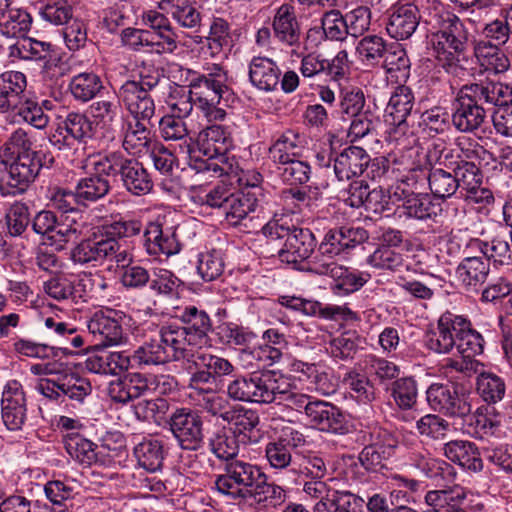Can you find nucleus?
Here are the masks:
<instances>
[{"mask_svg":"<svg viewBox=\"0 0 512 512\" xmlns=\"http://www.w3.org/2000/svg\"><path fill=\"white\" fill-rule=\"evenodd\" d=\"M138 465L148 472H157L163 466L164 446L162 441L145 438L133 450Z\"/></svg>","mask_w":512,"mask_h":512,"instance_id":"41","label":"nucleus"},{"mask_svg":"<svg viewBox=\"0 0 512 512\" xmlns=\"http://www.w3.org/2000/svg\"><path fill=\"white\" fill-rule=\"evenodd\" d=\"M343 383L350 389L352 396L363 404L376 399V389L369 378L354 370L348 371L343 377Z\"/></svg>","mask_w":512,"mask_h":512,"instance_id":"56","label":"nucleus"},{"mask_svg":"<svg viewBox=\"0 0 512 512\" xmlns=\"http://www.w3.org/2000/svg\"><path fill=\"white\" fill-rule=\"evenodd\" d=\"M474 54L485 71L503 73L510 67V60L500 45L489 40H479L474 44Z\"/></svg>","mask_w":512,"mask_h":512,"instance_id":"31","label":"nucleus"},{"mask_svg":"<svg viewBox=\"0 0 512 512\" xmlns=\"http://www.w3.org/2000/svg\"><path fill=\"white\" fill-rule=\"evenodd\" d=\"M103 89L99 75L94 72H82L72 77L69 90L77 101L88 102Z\"/></svg>","mask_w":512,"mask_h":512,"instance_id":"44","label":"nucleus"},{"mask_svg":"<svg viewBox=\"0 0 512 512\" xmlns=\"http://www.w3.org/2000/svg\"><path fill=\"white\" fill-rule=\"evenodd\" d=\"M93 134V123L85 114L70 112L49 136V141L52 146L62 150L71 148L76 143H86Z\"/></svg>","mask_w":512,"mask_h":512,"instance_id":"12","label":"nucleus"},{"mask_svg":"<svg viewBox=\"0 0 512 512\" xmlns=\"http://www.w3.org/2000/svg\"><path fill=\"white\" fill-rule=\"evenodd\" d=\"M411 62L400 44L391 45L383 58V67L398 81H405L410 75Z\"/></svg>","mask_w":512,"mask_h":512,"instance_id":"50","label":"nucleus"},{"mask_svg":"<svg viewBox=\"0 0 512 512\" xmlns=\"http://www.w3.org/2000/svg\"><path fill=\"white\" fill-rule=\"evenodd\" d=\"M5 169L0 173V194L17 196L24 193L35 181L43 164L40 153L19 154L12 157Z\"/></svg>","mask_w":512,"mask_h":512,"instance_id":"7","label":"nucleus"},{"mask_svg":"<svg viewBox=\"0 0 512 512\" xmlns=\"http://www.w3.org/2000/svg\"><path fill=\"white\" fill-rule=\"evenodd\" d=\"M144 246L149 255L167 257L180 252L181 244L175 229H163L158 223H150L144 230Z\"/></svg>","mask_w":512,"mask_h":512,"instance_id":"19","label":"nucleus"},{"mask_svg":"<svg viewBox=\"0 0 512 512\" xmlns=\"http://www.w3.org/2000/svg\"><path fill=\"white\" fill-rule=\"evenodd\" d=\"M401 208L405 216L421 221H436L442 211L428 194L414 192L405 195Z\"/></svg>","mask_w":512,"mask_h":512,"instance_id":"33","label":"nucleus"},{"mask_svg":"<svg viewBox=\"0 0 512 512\" xmlns=\"http://www.w3.org/2000/svg\"><path fill=\"white\" fill-rule=\"evenodd\" d=\"M370 156L357 146L345 148L333 158L334 173L338 180H349L360 176L367 168Z\"/></svg>","mask_w":512,"mask_h":512,"instance_id":"21","label":"nucleus"},{"mask_svg":"<svg viewBox=\"0 0 512 512\" xmlns=\"http://www.w3.org/2000/svg\"><path fill=\"white\" fill-rule=\"evenodd\" d=\"M512 102V88L504 83L484 80L464 85L452 101L451 122L461 133H474L485 122V105L503 106Z\"/></svg>","mask_w":512,"mask_h":512,"instance_id":"1","label":"nucleus"},{"mask_svg":"<svg viewBox=\"0 0 512 512\" xmlns=\"http://www.w3.org/2000/svg\"><path fill=\"white\" fill-rule=\"evenodd\" d=\"M257 204L258 200L254 194L231 191L223 213L230 225L238 226L255 211Z\"/></svg>","mask_w":512,"mask_h":512,"instance_id":"38","label":"nucleus"},{"mask_svg":"<svg viewBox=\"0 0 512 512\" xmlns=\"http://www.w3.org/2000/svg\"><path fill=\"white\" fill-rule=\"evenodd\" d=\"M479 251L485 260L493 259L495 262L503 264L510 260V246L506 239L499 234L495 235L490 242L472 238L468 241L464 250L465 254H471Z\"/></svg>","mask_w":512,"mask_h":512,"instance_id":"40","label":"nucleus"},{"mask_svg":"<svg viewBox=\"0 0 512 512\" xmlns=\"http://www.w3.org/2000/svg\"><path fill=\"white\" fill-rule=\"evenodd\" d=\"M404 255L389 246H379L367 257V264L380 270L397 271L404 266Z\"/></svg>","mask_w":512,"mask_h":512,"instance_id":"60","label":"nucleus"},{"mask_svg":"<svg viewBox=\"0 0 512 512\" xmlns=\"http://www.w3.org/2000/svg\"><path fill=\"white\" fill-rule=\"evenodd\" d=\"M232 35L230 25L223 18H214L209 35L207 36V46L212 56H216L232 47Z\"/></svg>","mask_w":512,"mask_h":512,"instance_id":"55","label":"nucleus"},{"mask_svg":"<svg viewBox=\"0 0 512 512\" xmlns=\"http://www.w3.org/2000/svg\"><path fill=\"white\" fill-rule=\"evenodd\" d=\"M417 434L432 441L444 440L451 429V424L440 414L428 413L421 416L415 423Z\"/></svg>","mask_w":512,"mask_h":512,"instance_id":"47","label":"nucleus"},{"mask_svg":"<svg viewBox=\"0 0 512 512\" xmlns=\"http://www.w3.org/2000/svg\"><path fill=\"white\" fill-rule=\"evenodd\" d=\"M476 390L485 402L495 404L504 398L506 385L500 376L492 372H480L476 380Z\"/></svg>","mask_w":512,"mask_h":512,"instance_id":"49","label":"nucleus"},{"mask_svg":"<svg viewBox=\"0 0 512 512\" xmlns=\"http://www.w3.org/2000/svg\"><path fill=\"white\" fill-rule=\"evenodd\" d=\"M424 344L434 353L447 354L455 347L456 340L454 336L448 334V327L444 328L443 322L438 319L436 329L426 332Z\"/></svg>","mask_w":512,"mask_h":512,"instance_id":"63","label":"nucleus"},{"mask_svg":"<svg viewBox=\"0 0 512 512\" xmlns=\"http://www.w3.org/2000/svg\"><path fill=\"white\" fill-rule=\"evenodd\" d=\"M87 328L97 342V347L116 346L126 341L119 321L103 311H97L93 314L88 321Z\"/></svg>","mask_w":512,"mask_h":512,"instance_id":"16","label":"nucleus"},{"mask_svg":"<svg viewBox=\"0 0 512 512\" xmlns=\"http://www.w3.org/2000/svg\"><path fill=\"white\" fill-rule=\"evenodd\" d=\"M469 433L476 439H485L494 435L499 427L500 421L495 416L488 414L487 407H479L469 416Z\"/></svg>","mask_w":512,"mask_h":512,"instance_id":"52","label":"nucleus"},{"mask_svg":"<svg viewBox=\"0 0 512 512\" xmlns=\"http://www.w3.org/2000/svg\"><path fill=\"white\" fill-rule=\"evenodd\" d=\"M369 239V233L362 227H337L328 230L319 245L323 256L333 258L341 253H348L356 246Z\"/></svg>","mask_w":512,"mask_h":512,"instance_id":"13","label":"nucleus"},{"mask_svg":"<svg viewBox=\"0 0 512 512\" xmlns=\"http://www.w3.org/2000/svg\"><path fill=\"white\" fill-rule=\"evenodd\" d=\"M349 35L345 16L339 10L326 11L321 18V26L310 28L307 31V39L318 36L319 39L330 41H344Z\"/></svg>","mask_w":512,"mask_h":512,"instance_id":"32","label":"nucleus"},{"mask_svg":"<svg viewBox=\"0 0 512 512\" xmlns=\"http://www.w3.org/2000/svg\"><path fill=\"white\" fill-rule=\"evenodd\" d=\"M329 460L320 453L308 452L303 454L291 471L298 478L318 479L328 475Z\"/></svg>","mask_w":512,"mask_h":512,"instance_id":"46","label":"nucleus"},{"mask_svg":"<svg viewBox=\"0 0 512 512\" xmlns=\"http://www.w3.org/2000/svg\"><path fill=\"white\" fill-rule=\"evenodd\" d=\"M435 57L447 73L454 76L465 74L467 33L461 20L451 12L440 16V29L432 35Z\"/></svg>","mask_w":512,"mask_h":512,"instance_id":"3","label":"nucleus"},{"mask_svg":"<svg viewBox=\"0 0 512 512\" xmlns=\"http://www.w3.org/2000/svg\"><path fill=\"white\" fill-rule=\"evenodd\" d=\"M419 9L414 4H403L394 8L389 16L386 30L396 40L410 38L419 25Z\"/></svg>","mask_w":512,"mask_h":512,"instance_id":"22","label":"nucleus"},{"mask_svg":"<svg viewBox=\"0 0 512 512\" xmlns=\"http://www.w3.org/2000/svg\"><path fill=\"white\" fill-rule=\"evenodd\" d=\"M180 319L185 324L181 327L187 331L190 341L194 342L197 347L207 343L212 323L204 310H199L195 306H188L183 310Z\"/></svg>","mask_w":512,"mask_h":512,"instance_id":"30","label":"nucleus"},{"mask_svg":"<svg viewBox=\"0 0 512 512\" xmlns=\"http://www.w3.org/2000/svg\"><path fill=\"white\" fill-rule=\"evenodd\" d=\"M150 289L159 296L173 297L178 294L183 282L171 271L159 269L150 277Z\"/></svg>","mask_w":512,"mask_h":512,"instance_id":"62","label":"nucleus"},{"mask_svg":"<svg viewBox=\"0 0 512 512\" xmlns=\"http://www.w3.org/2000/svg\"><path fill=\"white\" fill-rule=\"evenodd\" d=\"M26 76L19 71H7L0 75V112L17 108L26 89Z\"/></svg>","mask_w":512,"mask_h":512,"instance_id":"27","label":"nucleus"},{"mask_svg":"<svg viewBox=\"0 0 512 512\" xmlns=\"http://www.w3.org/2000/svg\"><path fill=\"white\" fill-rule=\"evenodd\" d=\"M276 168L278 176L288 185H302L310 179V165L298 158L279 163Z\"/></svg>","mask_w":512,"mask_h":512,"instance_id":"57","label":"nucleus"},{"mask_svg":"<svg viewBox=\"0 0 512 512\" xmlns=\"http://www.w3.org/2000/svg\"><path fill=\"white\" fill-rule=\"evenodd\" d=\"M63 443L67 453L77 462L88 466H109V459L103 454L104 450L96 452V444L79 432L63 434Z\"/></svg>","mask_w":512,"mask_h":512,"instance_id":"18","label":"nucleus"},{"mask_svg":"<svg viewBox=\"0 0 512 512\" xmlns=\"http://www.w3.org/2000/svg\"><path fill=\"white\" fill-rule=\"evenodd\" d=\"M111 237L94 234L92 238L82 240L71 253L74 263L87 264L91 262H100L107 260V255L112 253L110 248L113 244L110 242Z\"/></svg>","mask_w":512,"mask_h":512,"instance_id":"24","label":"nucleus"},{"mask_svg":"<svg viewBox=\"0 0 512 512\" xmlns=\"http://www.w3.org/2000/svg\"><path fill=\"white\" fill-rule=\"evenodd\" d=\"M301 147V136L293 130L284 131L269 148L270 157L275 165L297 158Z\"/></svg>","mask_w":512,"mask_h":512,"instance_id":"45","label":"nucleus"},{"mask_svg":"<svg viewBox=\"0 0 512 512\" xmlns=\"http://www.w3.org/2000/svg\"><path fill=\"white\" fill-rule=\"evenodd\" d=\"M277 373L267 370L237 376L227 385V397L241 402L272 403Z\"/></svg>","mask_w":512,"mask_h":512,"instance_id":"9","label":"nucleus"},{"mask_svg":"<svg viewBox=\"0 0 512 512\" xmlns=\"http://www.w3.org/2000/svg\"><path fill=\"white\" fill-rule=\"evenodd\" d=\"M415 104L412 90L399 85L392 93L385 110L386 122L401 127L405 125L407 117L411 114Z\"/></svg>","mask_w":512,"mask_h":512,"instance_id":"28","label":"nucleus"},{"mask_svg":"<svg viewBox=\"0 0 512 512\" xmlns=\"http://www.w3.org/2000/svg\"><path fill=\"white\" fill-rule=\"evenodd\" d=\"M51 44L23 37L10 46V56L24 60H42L50 56Z\"/></svg>","mask_w":512,"mask_h":512,"instance_id":"54","label":"nucleus"},{"mask_svg":"<svg viewBox=\"0 0 512 512\" xmlns=\"http://www.w3.org/2000/svg\"><path fill=\"white\" fill-rule=\"evenodd\" d=\"M390 394L399 409L411 410L417 404V381L411 376L396 379L392 382Z\"/></svg>","mask_w":512,"mask_h":512,"instance_id":"48","label":"nucleus"},{"mask_svg":"<svg viewBox=\"0 0 512 512\" xmlns=\"http://www.w3.org/2000/svg\"><path fill=\"white\" fill-rule=\"evenodd\" d=\"M328 503L330 512H363L365 499L350 491L335 490Z\"/></svg>","mask_w":512,"mask_h":512,"instance_id":"64","label":"nucleus"},{"mask_svg":"<svg viewBox=\"0 0 512 512\" xmlns=\"http://www.w3.org/2000/svg\"><path fill=\"white\" fill-rule=\"evenodd\" d=\"M265 230L270 236L285 239L278 256L281 262L298 264L308 259L316 247L314 234L307 228L288 226L283 218L270 221Z\"/></svg>","mask_w":512,"mask_h":512,"instance_id":"6","label":"nucleus"},{"mask_svg":"<svg viewBox=\"0 0 512 512\" xmlns=\"http://www.w3.org/2000/svg\"><path fill=\"white\" fill-rule=\"evenodd\" d=\"M275 391L272 392V402H286L287 405L297 411L303 410L307 415V410L312 405L314 399L310 396L293 391L292 383L288 377L278 371L276 375Z\"/></svg>","mask_w":512,"mask_h":512,"instance_id":"37","label":"nucleus"},{"mask_svg":"<svg viewBox=\"0 0 512 512\" xmlns=\"http://www.w3.org/2000/svg\"><path fill=\"white\" fill-rule=\"evenodd\" d=\"M457 180L453 172L441 167H431L428 173V185L434 197L447 199L452 197L458 190Z\"/></svg>","mask_w":512,"mask_h":512,"instance_id":"51","label":"nucleus"},{"mask_svg":"<svg viewBox=\"0 0 512 512\" xmlns=\"http://www.w3.org/2000/svg\"><path fill=\"white\" fill-rule=\"evenodd\" d=\"M168 425L179 446L185 450H197L204 439L201 416L188 408L176 409L168 420Z\"/></svg>","mask_w":512,"mask_h":512,"instance_id":"11","label":"nucleus"},{"mask_svg":"<svg viewBox=\"0 0 512 512\" xmlns=\"http://www.w3.org/2000/svg\"><path fill=\"white\" fill-rule=\"evenodd\" d=\"M281 71L272 59L253 57L249 64V80L253 86L263 91H273L279 84Z\"/></svg>","mask_w":512,"mask_h":512,"instance_id":"26","label":"nucleus"},{"mask_svg":"<svg viewBox=\"0 0 512 512\" xmlns=\"http://www.w3.org/2000/svg\"><path fill=\"white\" fill-rule=\"evenodd\" d=\"M195 141L199 151L207 157L206 160L196 161L193 165L195 169L211 172L216 177L233 173L236 168L233 166V158L228 156L232 139L225 127L207 126L198 133Z\"/></svg>","mask_w":512,"mask_h":512,"instance_id":"5","label":"nucleus"},{"mask_svg":"<svg viewBox=\"0 0 512 512\" xmlns=\"http://www.w3.org/2000/svg\"><path fill=\"white\" fill-rule=\"evenodd\" d=\"M26 398L22 385L16 381H9L3 390L1 399V415L5 426L9 430H19L26 420Z\"/></svg>","mask_w":512,"mask_h":512,"instance_id":"15","label":"nucleus"},{"mask_svg":"<svg viewBox=\"0 0 512 512\" xmlns=\"http://www.w3.org/2000/svg\"><path fill=\"white\" fill-rule=\"evenodd\" d=\"M272 28L276 39L287 46H299L301 26L297 20L294 6L284 3L276 9Z\"/></svg>","mask_w":512,"mask_h":512,"instance_id":"20","label":"nucleus"},{"mask_svg":"<svg viewBox=\"0 0 512 512\" xmlns=\"http://www.w3.org/2000/svg\"><path fill=\"white\" fill-rule=\"evenodd\" d=\"M303 492L306 497L317 500L313 506V512H330L328 510V503L332 498V489L323 478L308 479L303 483Z\"/></svg>","mask_w":512,"mask_h":512,"instance_id":"61","label":"nucleus"},{"mask_svg":"<svg viewBox=\"0 0 512 512\" xmlns=\"http://www.w3.org/2000/svg\"><path fill=\"white\" fill-rule=\"evenodd\" d=\"M95 169L111 177H120L126 190L134 195H144L153 187L152 179L142 163L127 157L122 151H110L91 158Z\"/></svg>","mask_w":512,"mask_h":512,"instance_id":"4","label":"nucleus"},{"mask_svg":"<svg viewBox=\"0 0 512 512\" xmlns=\"http://www.w3.org/2000/svg\"><path fill=\"white\" fill-rule=\"evenodd\" d=\"M188 369L202 368L209 373L217 381L224 376L231 375L234 371L233 364L226 358L212 354L208 350H203L198 347L193 353L192 358H189Z\"/></svg>","mask_w":512,"mask_h":512,"instance_id":"35","label":"nucleus"},{"mask_svg":"<svg viewBox=\"0 0 512 512\" xmlns=\"http://www.w3.org/2000/svg\"><path fill=\"white\" fill-rule=\"evenodd\" d=\"M28 12L11 6L0 12V33L8 38L24 37L31 27Z\"/></svg>","mask_w":512,"mask_h":512,"instance_id":"42","label":"nucleus"},{"mask_svg":"<svg viewBox=\"0 0 512 512\" xmlns=\"http://www.w3.org/2000/svg\"><path fill=\"white\" fill-rule=\"evenodd\" d=\"M384 39L377 35L363 37L356 46V52L360 60L368 65H376L384 58L387 51Z\"/></svg>","mask_w":512,"mask_h":512,"instance_id":"59","label":"nucleus"},{"mask_svg":"<svg viewBox=\"0 0 512 512\" xmlns=\"http://www.w3.org/2000/svg\"><path fill=\"white\" fill-rule=\"evenodd\" d=\"M248 494L249 498L264 506L276 507L284 503L286 499L285 490L275 483L268 482L267 475L263 471Z\"/></svg>","mask_w":512,"mask_h":512,"instance_id":"43","label":"nucleus"},{"mask_svg":"<svg viewBox=\"0 0 512 512\" xmlns=\"http://www.w3.org/2000/svg\"><path fill=\"white\" fill-rule=\"evenodd\" d=\"M261 472L259 466L236 459L225 463L223 473L215 478L214 486L219 493L232 500H246Z\"/></svg>","mask_w":512,"mask_h":512,"instance_id":"8","label":"nucleus"},{"mask_svg":"<svg viewBox=\"0 0 512 512\" xmlns=\"http://www.w3.org/2000/svg\"><path fill=\"white\" fill-rule=\"evenodd\" d=\"M117 97L134 119L150 123L155 114L154 100L136 80L125 81L117 91Z\"/></svg>","mask_w":512,"mask_h":512,"instance_id":"14","label":"nucleus"},{"mask_svg":"<svg viewBox=\"0 0 512 512\" xmlns=\"http://www.w3.org/2000/svg\"><path fill=\"white\" fill-rule=\"evenodd\" d=\"M94 174L81 178L75 187L79 199V205L87 206L91 202H95L110 191V183L104 173L98 172L95 167L90 163Z\"/></svg>","mask_w":512,"mask_h":512,"instance_id":"34","label":"nucleus"},{"mask_svg":"<svg viewBox=\"0 0 512 512\" xmlns=\"http://www.w3.org/2000/svg\"><path fill=\"white\" fill-rule=\"evenodd\" d=\"M490 273V262L481 256H467L456 269L458 281L469 291H477L486 282Z\"/></svg>","mask_w":512,"mask_h":512,"instance_id":"23","label":"nucleus"},{"mask_svg":"<svg viewBox=\"0 0 512 512\" xmlns=\"http://www.w3.org/2000/svg\"><path fill=\"white\" fill-rule=\"evenodd\" d=\"M159 130L166 141H182L180 150L184 154L189 155L192 152L191 145L194 139L190 136L184 118L172 114L165 115L159 121Z\"/></svg>","mask_w":512,"mask_h":512,"instance_id":"39","label":"nucleus"},{"mask_svg":"<svg viewBox=\"0 0 512 512\" xmlns=\"http://www.w3.org/2000/svg\"><path fill=\"white\" fill-rule=\"evenodd\" d=\"M320 197L318 188L307 186L303 189L287 188L281 191L280 199L287 206H291V211L301 212L303 208H310Z\"/></svg>","mask_w":512,"mask_h":512,"instance_id":"58","label":"nucleus"},{"mask_svg":"<svg viewBox=\"0 0 512 512\" xmlns=\"http://www.w3.org/2000/svg\"><path fill=\"white\" fill-rule=\"evenodd\" d=\"M426 401L433 411L450 418L467 420L471 414L469 396L459 392L457 386L432 383L426 390Z\"/></svg>","mask_w":512,"mask_h":512,"instance_id":"10","label":"nucleus"},{"mask_svg":"<svg viewBox=\"0 0 512 512\" xmlns=\"http://www.w3.org/2000/svg\"><path fill=\"white\" fill-rule=\"evenodd\" d=\"M129 122L124 133L123 148L133 155L149 153L153 145V139L150 129L147 127V121L134 119Z\"/></svg>","mask_w":512,"mask_h":512,"instance_id":"36","label":"nucleus"},{"mask_svg":"<svg viewBox=\"0 0 512 512\" xmlns=\"http://www.w3.org/2000/svg\"><path fill=\"white\" fill-rule=\"evenodd\" d=\"M225 422L230 425L235 435H243V437H247L253 443L258 442L260 434L257 427L260 423V418L256 410L233 405L228 416H226Z\"/></svg>","mask_w":512,"mask_h":512,"instance_id":"25","label":"nucleus"},{"mask_svg":"<svg viewBox=\"0 0 512 512\" xmlns=\"http://www.w3.org/2000/svg\"><path fill=\"white\" fill-rule=\"evenodd\" d=\"M196 347L184 328L174 324L164 325L159 330V339L138 347L133 359L138 365H159L179 360L189 363Z\"/></svg>","mask_w":512,"mask_h":512,"instance_id":"2","label":"nucleus"},{"mask_svg":"<svg viewBox=\"0 0 512 512\" xmlns=\"http://www.w3.org/2000/svg\"><path fill=\"white\" fill-rule=\"evenodd\" d=\"M209 447L218 459L226 463L236 460L239 453V442L236 435L224 429L219 430L209 439Z\"/></svg>","mask_w":512,"mask_h":512,"instance_id":"53","label":"nucleus"},{"mask_svg":"<svg viewBox=\"0 0 512 512\" xmlns=\"http://www.w3.org/2000/svg\"><path fill=\"white\" fill-rule=\"evenodd\" d=\"M158 8L183 28L194 29L201 24V13L192 0H161Z\"/></svg>","mask_w":512,"mask_h":512,"instance_id":"29","label":"nucleus"},{"mask_svg":"<svg viewBox=\"0 0 512 512\" xmlns=\"http://www.w3.org/2000/svg\"><path fill=\"white\" fill-rule=\"evenodd\" d=\"M442 454L447 460L464 470L474 473L483 470V460L474 442L463 439L448 441L442 446Z\"/></svg>","mask_w":512,"mask_h":512,"instance_id":"17","label":"nucleus"}]
</instances>
